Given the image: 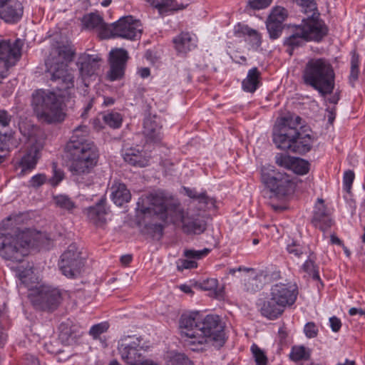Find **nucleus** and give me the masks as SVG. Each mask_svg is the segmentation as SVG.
Masks as SVG:
<instances>
[{
    "mask_svg": "<svg viewBox=\"0 0 365 365\" xmlns=\"http://www.w3.org/2000/svg\"><path fill=\"white\" fill-rule=\"evenodd\" d=\"M145 201L143 203L148 206L142 207L143 213L160 215V218L167 223L181 224L183 232L187 234L200 235L206 230V222L200 210L189 207L185 211L170 195L161 192L150 194Z\"/></svg>",
    "mask_w": 365,
    "mask_h": 365,
    "instance_id": "nucleus-1",
    "label": "nucleus"
},
{
    "mask_svg": "<svg viewBox=\"0 0 365 365\" xmlns=\"http://www.w3.org/2000/svg\"><path fill=\"white\" fill-rule=\"evenodd\" d=\"M180 329L188 346L211 344L220 348L225 341L223 327L217 316L207 315L201 319L198 314L182 315Z\"/></svg>",
    "mask_w": 365,
    "mask_h": 365,
    "instance_id": "nucleus-2",
    "label": "nucleus"
},
{
    "mask_svg": "<svg viewBox=\"0 0 365 365\" xmlns=\"http://www.w3.org/2000/svg\"><path fill=\"white\" fill-rule=\"evenodd\" d=\"M301 118L291 113L278 118L273 128V142L282 150L301 154L309 152L313 143L309 134L301 135L297 128Z\"/></svg>",
    "mask_w": 365,
    "mask_h": 365,
    "instance_id": "nucleus-3",
    "label": "nucleus"
},
{
    "mask_svg": "<svg viewBox=\"0 0 365 365\" xmlns=\"http://www.w3.org/2000/svg\"><path fill=\"white\" fill-rule=\"evenodd\" d=\"M71 165L69 170L76 180L91 172L98 159V150L93 141L73 136L66 145Z\"/></svg>",
    "mask_w": 365,
    "mask_h": 365,
    "instance_id": "nucleus-4",
    "label": "nucleus"
},
{
    "mask_svg": "<svg viewBox=\"0 0 365 365\" xmlns=\"http://www.w3.org/2000/svg\"><path fill=\"white\" fill-rule=\"evenodd\" d=\"M67 99L68 97L61 93H34L31 105L39 120L56 123L65 119Z\"/></svg>",
    "mask_w": 365,
    "mask_h": 365,
    "instance_id": "nucleus-5",
    "label": "nucleus"
},
{
    "mask_svg": "<svg viewBox=\"0 0 365 365\" xmlns=\"http://www.w3.org/2000/svg\"><path fill=\"white\" fill-rule=\"evenodd\" d=\"M298 294L295 284L277 283L274 284L269 297L262 304L260 311L269 319H275L282 314L287 307L292 306Z\"/></svg>",
    "mask_w": 365,
    "mask_h": 365,
    "instance_id": "nucleus-6",
    "label": "nucleus"
},
{
    "mask_svg": "<svg viewBox=\"0 0 365 365\" xmlns=\"http://www.w3.org/2000/svg\"><path fill=\"white\" fill-rule=\"evenodd\" d=\"M57 56L48 58L46 65L51 75V80L56 84L58 91L74 88V77L72 71L68 68V62L72 60L73 51L66 47L57 48Z\"/></svg>",
    "mask_w": 365,
    "mask_h": 365,
    "instance_id": "nucleus-7",
    "label": "nucleus"
},
{
    "mask_svg": "<svg viewBox=\"0 0 365 365\" xmlns=\"http://www.w3.org/2000/svg\"><path fill=\"white\" fill-rule=\"evenodd\" d=\"M334 78L331 66L322 58L309 61L303 73L305 83L318 91H332Z\"/></svg>",
    "mask_w": 365,
    "mask_h": 365,
    "instance_id": "nucleus-8",
    "label": "nucleus"
},
{
    "mask_svg": "<svg viewBox=\"0 0 365 365\" xmlns=\"http://www.w3.org/2000/svg\"><path fill=\"white\" fill-rule=\"evenodd\" d=\"M38 234L35 231L26 229L17 230L14 235H6L3 240V257L13 262H21L24 257L29 254V248L36 241Z\"/></svg>",
    "mask_w": 365,
    "mask_h": 365,
    "instance_id": "nucleus-9",
    "label": "nucleus"
},
{
    "mask_svg": "<svg viewBox=\"0 0 365 365\" xmlns=\"http://www.w3.org/2000/svg\"><path fill=\"white\" fill-rule=\"evenodd\" d=\"M143 27L138 19L132 16L120 18L117 21L109 25L107 34H102L103 38L120 37L129 40H135L140 37Z\"/></svg>",
    "mask_w": 365,
    "mask_h": 365,
    "instance_id": "nucleus-10",
    "label": "nucleus"
},
{
    "mask_svg": "<svg viewBox=\"0 0 365 365\" xmlns=\"http://www.w3.org/2000/svg\"><path fill=\"white\" fill-rule=\"evenodd\" d=\"M21 133L28 138L27 150L22 157L20 166L22 168L21 173L34 169L40 158V152L43 148V144L41 139L37 138L38 130L32 126L29 131L24 128V124L19 125Z\"/></svg>",
    "mask_w": 365,
    "mask_h": 365,
    "instance_id": "nucleus-11",
    "label": "nucleus"
},
{
    "mask_svg": "<svg viewBox=\"0 0 365 365\" xmlns=\"http://www.w3.org/2000/svg\"><path fill=\"white\" fill-rule=\"evenodd\" d=\"M23 42L17 38L0 40V78L8 76L9 71L20 60Z\"/></svg>",
    "mask_w": 365,
    "mask_h": 365,
    "instance_id": "nucleus-12",
    "label": "nucleus"
},
{
    "mask_svg": "<svg viewBox=\"0 0 365 365\" xmlns=\"http://www.w3.org/2000/svg\"><path fill=\"white\" fill-rule=\"evenodd\" d=\"M85 264L84 258L76 244L70 245L61 255L58 263L63 274L69 278L78 277Z\"/></svg>",
    "mask_w": 365,
    "mask_h": 365,
    "instance_id": "nucleus-13",
    "label": "nucleus"
},
{
    "mask_svg": "<svg viewBox=\"0 0 365 365\" xmlns=\"http://www.w3.org/2000/svg\"><path fill=\"white\" fill-rule=\"evenodd\" d=\"M142 339L136 336H125L118 341V350L122 360L128 365H137L143 360Z\"/></svg>",
    "mask_w": 365,
    "mask_h": 365,
    "instance_id": "nucleus-14",
    "label": "nucleus"
},
{
    "mask_svg": "<svg viewBox=\"0 0 365 365\" xmlns=\"http://www.w3.org/2000/svg\"><path fill=\"white\" fill-rule=\"evenodd\" d=\"M262 181L269 190L279 196L290 194L294 187V183L286 173H269L264 169L262 170Z\"/></svg>",
    "mask_w": 365,
    "mask_h": 365,
    "instance_id": "nucleus-15",
    "label": "nucleus"
},
{
    "mask_svg": "<svg viewBox=\"0 0 365 365\" xmlns=\"http://www.w3.org/2000/svg\"><path fill=\"white\" fill-rule=\"evenodd\" d=\"M309 13L311 16L304 19L299 26L308 41H319L327 36L328 28L319 19V13L316 11Z\"/></svg>",
    "mask_w": 365,
    "mask_h": 365,
    "instance_id": "nucleus-16",
    "label": "nucleus"
},
{
    "mask_svg": "<svg viewBox=\"0 0 365 365\" xmlns=\"http://www.w3.org/2000/svg\"><path fill=\"white\" fill-rule=\"evenodd\" d=\"M61 301V295L57 289L42 287L36 294H31V302L34 306L43 309H56Z\"/></svg>",
    "mask_w": 365,
    "mask_h": 365,
    "instance_id": "nucleus-17",
    "label": "nucleus"
},
{
    "mask_svg": "<svg viewBox=\"0 0 365 365\" xmlns=\"http://www.w3.org/2000/svg\"><path fill=\"white\" fill-rule=\"evenodd\" d=\"M163 120L160 115L148 113L143 122V135L147 142L160 143L163 138Z\"/></svg>",
    "mask_w": 365,
    "mask_h": 365,
    "instance_id": "nucleus-18",
    "label": "nucleus"
},
{
    "mask_svg": "<svg viewBox=\"0 0 365 365\" xmlns=\"http://www.w3.org/2000/svg\"><path fill=\"white\" fill-rule=\"evenodd\" d=\"M128 58V52L123 48H115L110 51V68L107 74L110 81L119 80L124 76Z\"/></svg>",
    "mask_w": 365,
    "mask_h": 365,
    "instance_id": "nucleus-19",
    "label": "nucleus"
},
{
    "mask_svg": "<svg viewBox=\"0 0 365 365\" xmlns=\"http://www.w3.org/2000/svg\"><path fill=\"white\" fill-rule=\"evenodd\" d=\"M24 14V6L19 0H0V19L6 24L20 21Z\"/></svg>",
    "mask_w": 365,
    "mask_h": 365,
    "instance_id": "nucleus-20",
    "label": "nucleus"
},
{
    "mask_svg": "<svg viewBox=\"0 0 365 365\" xmlns=\"http://www.w3.org/2000/svg\"><path fill=\"white\" fill-rule=\"evenodd\" d=\"M100 58L95 55L83 54L80 56L78 65L82 83L85 87H88L89 78L96 77V73L100 66Z\"/></svg>",
    "mask_w": 365,
    "mask_h": 365,
    "instance_id": "nucleus-21",
    "label": "nucleus"
},
{
    "mask_svg": "<svg viewBox=\"0 0 365 365\" xmlns=\"http://www.w3.org/2000/svg\"><path fill=\"white\" fill-rule=\"evenodd\" d=\"M123 156L125 162L138 168L148 166L150 159V155L147 151L135 147L127 148Z\"/></svg>",
    "mask_w": 365,
    "mask_h": 365,
    "instance_id": "nucleus-22",
    "label": "nucleus"
},
{
    "mask_svg": "<svg viewBox=\"0 0 365 365\" xmlns=\"http://www.w3.org/2000/svg\"><path fill=\"white\" fill-rule=\"evenodd\" d=\"M234 34L237 37H243L250 47L256 50L262 43V36L257 31L250 28L247 25L237 24L234 28Z\"/></svg>",
    "mask_w": 365,
    "mask_h": 365,
    "instance_id": "nucleus-23",
    "label": "nucleus"
},
{
    "mask_svg": "<svg viewBox=\"0 0 365 365\" xmlns=\"http://www.w3.org/2000/svg\"><path fill=\"white\" fill-rule=\"evenodd\" d=\"M210 252V249L205 248L202 250H185L184 256L185 259H180L177 262L178 270L192 269L197 267L196 260L200 259L207 256Z\"/></svg>",
    "mask_w": 365,
    "mask_h": 365,
    "instance_id": "nucleus-24",
    "label": "nucleus"
},
{
    "mask_svg": "<svg viewBox=\"0 0 365 365\" xmlns=\"http://www.w3.org/2000/svg\"><path fill=\"white\" fill-rule=\"evenodd\" d=\"M312 222L315 227H319L322 231L327 230L331 226V219L327 211L324 200L322 198H318L317 200Z\"/></svg>",
    "mask_w": 365,
    "mask_h": 365,
    "instance_id": "nucleus-25",
    "label": "nucleus"
},
{
    "mask_svg": "<svg viewBox=\"0 0 365 365\" xmlns=\"http://www.w3.org/2000/svg\"><path fill=\"white\" fill-rule=\"evenodd\" d=\"M173 41L175 48L179 53H186L197 46L195 36L188 32H182L175 37Z\"/></svg>",
    "mask_w": 365,
    "mask_h": 365,
    "instance_id": "nucleus-26",
    "label": "nucleus"
},
{
    "mask_svg": "<svg viewBox=\"0 0 365 365\" xmlns=\"http://www.w3.org/2000/svg\"><path fill=\"white\" fill-rule=\"evenodd\" d=\"M110 197L116 205L121 206L130 201L131 194L125 184L115 182L110 187Z\"/></svg>",
    "mask_w": 365,
    "mask_h": 365,
    "instance_id": "nucleus-27",
    "label": "nucleus"
},
{
    "mask_svg": "<svg viewBox=\"0 0 365 365\" xmlns=\"http://www.w3.org/2000/svg\"><path fill=\"white\" fill-rule=\"evenodd\" d=\"M308 41L299 25L295 26L292 33L284 40V44L287 47V52L292 54L293 50Z\"/></svg>",
    "mask_w": 365,
    "mask_h": 365,
    "instance_id": "nucleus-28",
    "label": "nucleus"
},
{
    "mask_svg": "<svg viewBox=\"0 0 365 365\" xmlns=\"http://www.w3.org/2000/svg\"><path fill=\"white\" fill-rule=\"evenodd\" d=\"M82 25L86 29H97L100 30V36L102 38V34H107L109 25L104 24L101 16L96 14H88L81 19Z\"/></svg>",
    "mask_w": 365,
    "mask_h": 365,
    "instance_id": "nucleus-29",
    "label": "nucleus"
},
{
    "mask_svg": "<svg viewBox=\"0 0 365 365\" xmlns=\"http://www.w3.org/2000/svg\"><path fill=\"white\" fill-rule=\"evenodd\" d=\"M260 72L255 67L248 71L247 77L242 81V88L245 91H255L260 85Z\"/></svg>",
    "mask_w": 365,
    "mask_h": 365,
    "instance_id": "nucleus-30",
    "label": "nucleus"
},
{
    "mask_svg": "<svg viewBox=\"0 0 365 365\" xmlns=\"http://www.w3.org/2000/svg\"><path fill=\"white\" fill-rule=\"evenodd\" d=\"M86 214L88 219L96 225L102 224L106 222V210L104 205L101 203L88 208Z\"/></svg>",
    "mask_w": 365,
    "mask_h": 365,
    "instance_id": "nucleus-31",
    "label": "nucleus"
},
{
    "mask_svg": "<svg viewBox=\"0 0 365 365\" xmlns=\"http://www.w3.org/2000/svg\"><path fill=\"white\" fill-rule=\"evenodd\" d=\"M185 191L188 197L198 201L201 208L210 209L215 207V200L208 197L205 193H197L195 190L191 189H186Z\"/></svg>",
    "mask_w": 365,
    "mask_h": 365,
    "instance_id": "nucleus-32",
    "label": "nucleus"
},
{
    "mask_svg": "<svg viewBox=\"0 0 365 365\" xmlns=\"http://www.w3.org/2000/svg\"><path fill=\"white\" fill-rule=\"evenodd\" d=\"M244 283V289L247 292H256L262 287V283L255 274V272L246 273L241 277Z\"/></svg>",
    "mask_w": 365,
    "mask_h": 365,
    "instance_id": "nucleus-33",
    "label": "nucleus"
},
{
    "mask_svg": "<svg viewBox=\"0 0 365 365\" xmlns=\"http://www.w3.org/2000/svg\"><path fill=\"white\" fill-rule=\"evenodd\" d=\"M310 356L311 350L304 346H294L289 354L290 359L298 364L309 360Z\"/></svg>",
    "mask_w": 365,
    "mask_h": 365,
    "instance_id": "nucleus-34",
    "label": "nucleus"
},
{
    "mask_svg": "<svg viewBox=\"0 0 365 365\" xmlns=\"http://www.w3.org/2000/svg\"><path fill=\"white\" fill-rule=\"evenodd\" d=\"M52 198L54 205L59 209L72 212L76 208L75 202L66 195H56Z\"/></svg>",
    "mask_w": 365,
    "mask_h": 365,
    "instance_id": "nucleus-35",
    "label": "nucleus"
},
{
    "mask_svg": "<svg viewBox=\"0 0 365 365\" xmlns=\"http://www.w3.org/2000/svg\"><path fill=\"white\" fill-rule=\"evenodd\" d=\"M105 124L113 128H118L122 123V116L117 112H110L103 115Z\"/></svg>",
    "mask_w": 365,
    "mask_h": 365,
    "instance_id": "nucleus-36",
    "label": "nucleus"
},
{
    "mask_svg": "<svg viewBox=\"0 0 365 365\" xmlns=\"http://www.w3.org/2000/svg\"><path fill=\"white\" fill-rule=\"evenodd\" d=\"M290 170L297 175H305L309 170V163L305 160L295 158Z\"/></svg>",
    "mask_w": 365,
    "mask_h": 365,
    "instance_id": "nucleus-37",
    "label": "nucleus"
},
{
    "mask_svg": "<svg viewBox=\"0 0 365 365\" xmlns=\"http://www.w3.org/2000/svg\"><path fill=\"white\" fill-rule=\"evenodd\" d=\"M59 330V339L64 343H69L70 341H73L76 337L68 323H61Z\"/></svg>",
    "mask_w": 365,
    "mask_h": 365,
    "instance_id": "nucleus-38",
    "label": "nucleus"
},
{
    "mask_svg": "<svg viewBox=\"0 0 365 365\" xmlns=\"http://www.w3.org/2000/svg\"><path fill=\"white\" fill-rule=\"evenodd\" d=\"M19 277L21 282L27 287L31 286L37 281V277L34 274V269L31 267L21 271L19 273Z\"/></svg>",
    "mask_w": 365,
    "mask_h": 365,
    "instance_id": "nucleus-39",
    "label": "nucleus"
},
{
    "mask_svg": "<svg viewBox=\"0 0 365 365\" xmlns=\"http://www.w3.org/2000/svg\"><path fill=\"white\" fill-rule=\"evenodd\" d=\"M251 351L257 365H267L268 359L262 349L254 344L251 346Z\"/></svg>",
    "mask_w": 365,
    "mask_h": 365,
    "instance_id": "nucleus-40",
    "label": "nucleus"
},
{
    "mask_svg": "<svg viewBox=\"0 0 365 365\" xmlns=\"http://www.w3.org/2000/svg\"><path fill=\"white\" fill-rule=\"evenodd\" d=\"M16 147V143L11 134L0 135V151H9Z\"/></svg>",
    "mask_w": 365,
    "mask_h": 365,
    "instance_id": "nucleus-41",
    "label": "nucleus"
},
{
    "mask_svg": "<svg viewBox=\"0 0 365 365\" xmlns=\"http://www.w3.org/2000/svg\"><path fill=\"white\" fill-rule=\"evenodd\" d=\"M359 56L355 53L352 54L351 59V70H350V75H349V82L351 84H354L355 81H357L359 73Z\"/></svg>",
    "mask_w": 365,
    "mask_h": 365,
    "instance_id": "nucleus-42",
    "label": "nucleus"
},
{
    "mask_svg": "<svg viewBox=\"0 0 365 365\" xmlns=\"http://www.w3.org/2000/svg\"><path fill=\"white\" fill-rule=\"evenodd\" d=\"M153 3L160 12L178 9L175 0H153Z\"/></svg>",
    "mask_w": 365,
    "mask_h": 365,
    "instance_id": "nucleus-43",
    "label": "nucleus"
},
{
    "mask_svg": "<svg viewBox=\"0 0 365 365\" xmlns=\"http://www.w3.org/2000/svg\"><path fill=\"white\" fill-rule=\"evenodd\" d=\"M287 16V11L283 7L276 6L272 9L267 20L282 24Z\"/></svg>",
    "mask_w": 365,
    "mask_h": 365,
    "instance_id": "nucleus-44",
    "label": "nucleus"
},
{
    "mask_svg": "<svg viewBox=\"0 0 365 365\" xmlns=\"http://www.w3.org/2000/svg\"><path fill=\"white\" fill-rule=\"evenodd\" d=\"M287 250L290 255L299 258L302 255L307 253V248L297 243L296 241H292L291 243L287 245Z\"/></svg>",
    "mask_w": 365,
    "mask_h": 365,
    "instance_id": "nucleus-45",
    "label": "nucleus"
},
{
    "mask_svg": "<svg viewBox=\"0 0 365 365\" xmlns=\"http://www.w3.org/2000/svg\"><path fill=\"white\" fill-rule=\"evenodd\" d=\"M266 26L270 38L275 39L280 36L282 30V23L267 20Z\"/></svg>",
    "mask_w": 365,
    "mask_h": 365,
    "instance_id": "nucleus-46",
    "label": "nucleus"
},
{
    "mask_svg": "<svg viewBox=\"0 0 365 365\" xmlns=\"http://www.w3.org/2000/svg\"><path fill=\"white\" fill-rule=\"evenodd\" d=\"M295 158L286 154L278 153L275 156L276 163L284 168L290 170Z\"/></svg>",
    "mask_w": 365,
    "mask_h": 365,
    "instance_id": "nucleus-47",
    "label": "nucleus"
},
{
    "mask_svg": "<svg viewBox=\"0 0 365 365\" xmlns=\"http://www.w3.org/2000/svg\"><path fill=\"white\" fill-rule=\"evenodd\" d=\"M108 328L109 324L106 322L95 324L90 329L89 335L91 336L93 339H96L101 334L106 332Z\"/></svg>",
    "mask_w": 365,
    "mask_h": 365,
    "instance_id": "nucleus-48",
    "label": "nucleus"
},
{
    "mask_svg": "<svg viewBox=\"0 0 365 365\" xmlns=\"http://www.w3.org/2000/svg\"><path fill=\"white\" fill-rule=\"evenodd\" d=\"M168 365H192V362L185 354L176 353L170 357Z\"/></svg>",
    "mask_w": 365,
    "mask_h": 365,
    "instance_id": "nucleus-49",
    "label": "nucleus"
},
{
    "mask_svg": "<svg viewBox=\"0 0 365 365\" xmlns=\"http://www.w3.org/2000/svg\"><path fill=\"white\" fill-rule=\"evenodd\" d=\"M303 270L311 276L314 279H319L318 270L314 264V261L309 258L302 266Z\"/></svg>",
    "mask_w": 365,
    "mask_h": 365,
    "instance_id": "nucleus-50",
    "label": "nucleus"
},
{
    "mask_svg": "<svg viewBox=\"0 0 365 365\" xmlns=\"http://www.w3.org/2000/svg\"><path fill=\"white\" fill-rule=\"evenodd\" d=\"M321 95L327 108L328 106L331 107H335V105L339 100L338 93H321Z\"/></svg>",
    "mask_w": 365,
    "mask_h": 365,
    "instance_id": "nucleus-51",
    "label": "nucleus"
},
{
    "mask_svg": "<svg viewBox=\"0 0 365 365\" xmlns=\"http://www.w3.org/2000/svg\"><path fill=\"white\" fill-rule=\"evenodd\" d=\"M53 175L48 181L52 186L56 187L63 179L64 173L61 170L58 169L55 164H53Z\"/></svg>",
    "mask_w": 365,
    "mask_h": 365,
    "instance_id": "nucleus-52",
    "label": "nucleus"
},
{
    "mask_svg": "<svg viewBox=\"0 0 365 365\" xmlns=\"http://www.w3.org/2000/svg\"><path fill=\"white\" fill-rule=\"evenodd\" d=\"M304 9V12L308 14L309 12L317 11V6L313 0H295Z\"/></svg>",
    "mask_w": 365,
    "mask_h": 365,
    "instance_id": "nucleus-53",
    "label": "nucleus"
},
{
    "mask_svg": "<svg viewBox=\"0 0 365 365\" xmlns=\"http://www.w3.org/2000/svg\"><path fill=\"white\" fill-rule=\"evenodd\" d=\"M46 180V176L44 174L39 173L34 175L29 180V183L31 187L37 188L43 185Z\"/></svg>",
    "mask_w": 365,
    "mask_h": 365,
    "instance_id": "nucleus-54",
    "label": "nucleus"
},
{
    "mask_svg": "<svg viewBox=\"0 0 365 365\" xmlns=\"http://www.w3.org/2000/svg\"><path fill=\"white\" fill-rule=\"evenodd\" d=\"M272 0H250L248 5L253 9H262L267 7Z\"/></svg>",
    "mask_w": 365,
    "mask_h": 365,
    "instance_id": "nucleus-55",
    "label": "nucleus"
},
{
    "mask_svg": "<svg viewBox=\"0 0 365 365\" xmlns=\"http://www.w3.org/2000/svg\"><path fill=\"white\" fill-rule=\"evenodd\" d=\"M304 333L309 338H314L317 336L318 333V328L313 322H308L304 326Z\"/></svg>",
    "mask_w": 365,
    "mask_h": 365,
    "instance_id": "nucleus-56",
    "label": "nucleus"
},
{
    "mask_svg": "<svg viewBox=\"0 0 365 365\" xmlns=\"http://www.w3.org/2000/svg\"><path fill=\"white\" fill-rule=\"evenodd\" d=\"M218 286V281L216 279H207L201 283V287L205 290H215Z\"/></svg>",
    "mask_w": 365,
    "mask_h": 365,
    "instance_id": "nucleus-57",
    "label": "nucleus"
},
{
    "mask_svg": "<svg viewBox=\"0 0 365 365\" xmlns=\"http://www.w3.org/2000/svg\"><path fill=\"white\" fill-rule=\"evenodd\" d=\"M354 179V173L351 170H347L344 174V185L347 190L351 189V185Z\"/></svg>",
    "mask_w": 365,
    "mask_h": 365,
    "instance_id": "nucleus-58",
    "label": "nucleus"
},
{
    "mask_svg": "<svg viewBox=\"0 0 365 365\" xmlns=\"http://www.w3.org/2000/svg\"><path fill=\"white\" fill-rule=\"evenodd\" d=\"M11 116L4 110H0V125L7 127L10 124Z\"/></svg>",
    "mask_w": 365,
    "mask_h": 365,
    "instance_id": "nucleus-59",
    "label": "nucleus"
},
{
    "mask_svg": "<svg viewBox=\"0 0 365 365\" xmlns=\"http://www.w3.org/2000/svg\"><path fill=\"white\" fill-rule=\"evenodd\" d=\"M56 345H58V341L46 343L44 346L45 349L51 354H57L61 352V349H58Z\"/></svg>",
    "mask_w": 365,
    "mask_h": 365,
    "instance_id": "nucleus-60",
    "label": "nucleus"
},
{
    "mask_svg": "<svg viewBox=\"0 0 365 365\" xmlns=\"http://www.w3.org/2000/svg\"><path fill=\"white\" fill-rule=\"evenodd\" d=\"M330 327L331 330L334 332L339 331L341 327V322L339 319L336 317H332L329 319Z\"/></svg>",
    "mask_w": 365,
    "mask_h": 365,
    "instance_id": "nucleus-61",
    "label": "nucleus"
},
{
    "mask_svg": "<svg viewBox=\"0 0 365 365\" xmlns=\"http://www.w3.org/2000/svg\"><path fill=\"white\" fill-rule=\"evenodd\" d=\"M245 272L246 273L254 272V269L247 268L243 267H239L238 268H231L228 270V274L234 275L237 272Z\"/></svg>",
    "mask_w": 365,
    "mask_h": 365,
    "instance_id": "nucleus-62",
    "label": "nucleus"
},
{
    "mask_svg": "<svg viewBox=\"0 0 365 365\" xmlns=\"http://www.w3.org/2000/svg\"><path fill=\"white\" fill-rule=\"evenodd\" d=\"M326 110L327 113L328 121L329 123H332L336 117L335 107H331L328 106V108H327Z\"/></svg>",
    "mask_w": 365,
    "mask_h": 365,
    "instance_id": "nucleus-63",
    "label": "nucleus"
},
{
    "mask_svg": "<svg viewBox=\"0 0 365 365\" xmlns=\"http://www.w3.org/2000/svg\"><path fill=\"white\" fill-rule=\"evenodd\" d=\"M138 74L143 78H148L150 74V71L148 68H140L138 70Z\"/></svg>",
    "mask_w": 365,
    "mask_h": 365,
    "instance_id": "nucleus-64",
    "label": "nucleus"
}]
</instances>
